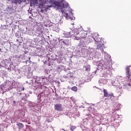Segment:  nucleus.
<instances>
[{"label":"nucleus","mask_w":131,"mask_h":131,"mask_svg":"<svg viewBox=\"0 0 131 131\" xmlns=\"http://www.w3.org/2000/svg\"><path fill=\"white\" fill-rule=\"evenodd\" d=\"M70 32H71V37H74V36H76V35H78L79 34V32H78V29H74Z\"/></svg>","instance_id":"obj_8"},{"label":"nucleus","mask_w":131,"mask_h":131,"mask_svg":"<svg viewBox=\"0 0 131 131\" xmlns=\"http://www.w3.org/2000/svg\"><path fill=\"white\" fill-rule=\"evenodd\" d=\"M15 103H16V101H13V104H15Z\"/></svg>","instance_id":"obj_32"},{"label":"nucleus","mask_w":131,"mask_h":131,"mask_svg":"<svg viewBox=\"0 0 131 131\" xmlns=\"http://www.w3.org/2000/svg\"><path fill=\"white\" fill-rule=\"evenodd\" d=\"M6 75V71L4 70L0 71V76H4Z\"/></svg>","instance_id":"obj_20"},{"label":"nucleus","mask_w":131,"mask_h":131,"mask_svg":"<svg viewBox=\"0 0 131 131\" xmlns=\"http://www.w3.org/2000/svg\"><path fill=\"white\" fill-rule=\"evenodd\" d=\"M88 32H91V31L90 30H88Z\"/></svg>","instance_id":"obj_31"},{"label":"nucleus","mask_w":131,"mask_h":131,"mask_svg":"<svg viewBox=\"0 0 131 131\" xmlns=\"http://www.w3.org/2000/svg\"><path fill=\"white\" fill-rule=\"evenodd\" d=\"M24 90H25V88H24V87H23L21 89V91H24Z\"/></svg>","instance_id":"obj_28"},{"label":"nucleus","mask_w":131,"mask_h":131,"mask_svg":"<svg viewBox=\"0 0 131 131\" xmlns=\"http://www.w3.org/2000/svg\"><path fill=\"white\" fill-rule=\"evenodd\" d=\"M88 35V34L86 33V32H82V36L81 37V38H84V37H85V36H86V35Z\"/></svg>","instance_id":"obj_21"},{"label":"nucleus","mask_w":131,"mask_h":131,"mask_svg":"<svg viewBox=\"0 0 131 131\" xmlns=\"http://www.w3.org/2000/svg\"><path fill=\"white\" fill-rule=\"evenodd\" d=\"M63 77L66 79H68L69 77H72V73L71 72H69L67 76H63Z\"/></svg>","instance_id":"obj_16"},{"label":"nucleus","mask_w":131,"mask_h":131,"mask_svg":"<svg viewBox=\"0 0 131 131\" xmlns=\"http://www.w3.org/2000/svg\"><path fill=\"white\" fill-rule=\"evenodd\" d=\"M92 36L96 42H102V39L97 37L99 36V34H96V33H93L92 34Z\"/></svg>","instance_id":"obj_5"},{"label":"nucleus","mask_w":131,"mask_h":131,"mask_svg":"<svg viewBox=\"0 0 131 131\" xmlns=\"http://www.w3.org/2000/svg\"><path fill=\"white\" fill-rule=\"evenodd\" d=\"M105 48V47L104 46V44H101V43H98L97 45V50H100L101 51V52L103 53L104 52V49Z\"/></svg>","instance_id":"obj_9"},{"label":"nucleus","mask_w":131,"mask_h":131,"mask_svg":"<svg viewBox=\"0 0 131 131\" xmlns=\"http://www.w3.org/2000/svg\"><path fill=\"white\" fill-rule=\"evenodd\" d=\"M50 5H48V8H55L56 10H61V13L66 11L64 17L67 19L70 20H75V17L73 16V13L70 11V7L68 2H64V0H61V2L56 1V0H50L49 2Z\"/></svg>","instance_id":"obj_1"},{"label":"nucleus","mask_w":131,"mask_h":131,"mask_svg":"<svg viewBox=\"0 0 131 131\" xmlns=\"http://www.w3.org/2000/svg\"><path fill=\"white\" fill-rule=\"evenodd\" d=\"M83 70L84 71H86L87 72H89V71H91V65L90 64H86L83 66Z\"/></svg>","instance_id":"obj_11"},{"label":"nucleus","mask_w":131,"mask_h":131,"mask_svg":"<svg viewBox=\"0 0 131 131\" xmlns=\"http://www.w3.org/2000/svg\"><path fill=\"white\" fill-rule=\"evenodd\" d=\"M103 93L104 97H108L109 96V94H108V92H107V90H106V89L103 90Z\"/></svg>","instance_id":"obj_19"},{"label":"nucleus","mask_w":131,"mask_h":131,"mask_svg":"<svg viewBox=\"0 0 131 131\" xmlns=\"http://www.w3.org/2000/svg\"><path fill=\"white\" fill-rule=\"evenodd\" d=\"M16 41H18V39H17Z\"/></svg>","instance_id":"obj_36"},{"label":"nucleus","mask_w":131,"mask_h":131,"mask_svg":"<svg viewBox=\"0 0 131 131\" xmlns=\"http://www.w3.org/2000/svg\"><path fill=\"white\" fill-rule=\"evenodd\" d=\"M26 2V0H12L13 4H19L21 5V3H24Z\"/></svg>","instance_id":"obj_14"},{"label":"nucleus","mask_w":131,"mask_h":131,"mask_svg":"<svg viewBox=\"0 0 131 131\" xmlns=\"http://www.w3.org/2000/svg\"><path fill=\"white\" fill-rule=\"evenodd\" d=\"M6 23L7 26L11 25V19L7 18L6 19Z\"/></svg>","instance_id":"obj_18"},{"label":"nucleus","mask_w":131,"mask_h":131,"mask_svg":"<svg viewBox=\"0 0 131 131\" xmlns=\"http://www.w3.org/2000/svg\"><path fill=\"white\" fill-rule=\"evenodd\" d=\"M50 57H48V61H50Z\"/></svg>","instance_id":"obj_30"},{"label":"nucleus","mask_w":131,"mask_h":131,"mask_svg":"<svg viewBox=\"0 0 131 131\" xmlns=\"http://www.w3.org/2000/svg\"><path fill=\"white\" fill-rule=\"evenodd\" d=\"M35 82H38V84H40V77H36V78H35Z\"/></svg>","instance_id":"obj_17"},{"label":"nucleus","mask_w":131,"mask_h":131,"mask_svg":"<svg viewBox=\"0 0 131 131\" xmlns=\"http://www.w3.org/2000/svg\"><path fill=\"white\" fill-rule=\"evenodd\" d=\"M72 38H74V39H76V40H78V39H79V37L76 36L73 37Z\"/></svg>","instance_id":"obj_25"},{"label":"nucleus","mask_w":131,"mask_h":131,"mask_svg":"<svg viewBox=\"0 0 131 131\" xmlns=\"http://www.w3.org/2000/svg\"><path fill=\"white\" fill-rule=\"evenodd\" d=\"M62 36L63 37H71V32H63L62 34Z\"/></svg>","instance_id":"obj_13"},{"label":"nucleus","mask_w":131,"mask_h":131,"mask_svg":"<svg viewBox=\"0 0 131 131\" xmlns=\"http://www.w3.org/2000/svg\"><path fill=\"white\" fill-rule=\"evenodd\" d=\"M61 42H62L63 45L67 47H68V46H71V40L68 39H61Z\"/></svg>","instance_id":"obj_6"},{"label":"nucleus","mask_w":131,"mask_h":131,"mask_svg":"<svg viewBox=\"0 0 131 131\" xmlns=\"http://www.w3.org/2000/svg\"><path fill=\"white\" fill-rule=\"evenodd\" d=\"M0 53H4V52H3V51H2V49L0 48Z\"/></svg>","instance_id":"obj_27"},{"label":"nucleus","mask_w":131,"mask_h":131,"mask_svg":"<svg viewBox=\"0 0 131 131\" xmlns=\"http://www.w3.org/2000/svg\"><path fill=\"white\" fill-rule=\"evenodd\" d=\"M98 72V71H95V73H97Z\"/></svg>","instance_id":"obj_33"},{"label":"nucleus","mask_w":131,"mask_h":131,"mask_svg":"<svg viewBox=\"0 0 131 131\" xmlns=\"http://www.w3.org/2000/svg\"><path fill=\"white\" fill-rule=\"evenodd\" d=\"M11 64L9 63V61L8 60H3L0 63V68L2 67H5L6 69H10L11 66Z\"/></svg>","instance_id":"obj_4"},{"label":"nucleus","mask_w":131,"mask_h":131,"mask_svg":"<svg viewBox=\"0 0 131 131\" xmlns=\"http://www.w3.org/2000/svg\"><path fill=\"white\" fill-rule=\"evenodd\" d=\"M74 24V23H73V24H72V25H73Z\"/></svg>","instance_id":"obj_35"},{"label":"nucleus","mask_w":131,"mask_h":131,"mask_svg":"<svg viewBox=\"0 0 131 131\" xmlns=\"http://www.w3.org/2000/svg\"><path fill=\"white\" fill-rule=\"evenodd\" d=\"M95 65L98 66L99 69H102L99 73L100 77H103L104 79H107L109 75H110V71L109 70V66L108 62H104L103 60L95 61Z\"/></svg>","instance_id":"obj_2"},{"label":"nucleus","mask_w":131,"mask_h":131,"mask_svg":"<svg viewBox=\"0 0 131 131\" xmlns=\"http://www.w3.org/2000/svg\"><path fill=\"white\" fill-rule=\"evenodd\" d=\"M71 90L73 91V92H77V87L74 86L72 87Z\"/></svg>","instance_id":"obj_23"},{"label":"nucleus","mask_w":131,"mask_h":131,"mask_svg":"<svg viewBox=\"0 0 131 131\" xmlns=\"http://www.w3.org/2000/svg\"><path fill=\"white\" fill-rule=\"evenodd\" d=\"M39 1V6L40 7H43L45 5H47L48 4V2H49V0H38Z\"/></svg>","instance_id":"obj_10"},{"label":"nucleus","mask_w":131,"mask_h":131,"mask_svg":"<svg viewBox=\"0 0 131 131\" xmlns=\"http://www.w3.org/2000/svg\"><path fill=\"white\" fill-rule=\"evenodd\" d=\"M113 96H114V94H113V93L108 94V97H113Z\"/></svg>","instance_id":"obj_26"},{"label":"nucleus","mask_w":131,"mask_h":131,"mask_svg":"<svg viewBox=\"0 0 131 131\" xmlns=\"http://www.w3.org/2000/svg\"><path fill=\"white\" fill-rule=\"evenodd\" d=\"M102 54L104 55L105 60L107 61H109V60H110L111 56H110V55H109V54H108L106 52H102Z\"/></svg>","instance_id":"obj_12"},{"label":"nucleus","mask_w":131,"mask_h":131,"mask_svg":"<svg viewBox=\"0 0 131 131\" xmlns=\"http://www.w3.org/2000/svg\"><path fill=\"white\" fill-rule=\"evenodd\" d=\"M15 85V82L10 81H7L4 82V84L1 85V89L4 92H7V91H10L13 89V86Z\"/></svg>","instance_id":"obj_3"},{"label":"nucleus","mask_w":131,"mask_h":131,"mask_svg":"<svg viewBox=\"0 0 131 131\" xmlns=\"http://www.w3.org/2000/svg\"><path fill=\"white\" fill-rule=\"evenodd\" d=\"M54 109L56 111H63V108L62 105L60 103H57L54 105Z\"/></svg>","instance_id":"obj_7"},{"label":"nucleus","mask_w":131,"mask_h":131,"mask_svg":"<svg viewBox=\"0 0 131 131\" xmlns=\"http://www.w3.org/2000/svg\"><path fill=\"white\" fill-rule=\"evenodd\" d=\"M32 3L34 6H35L38 4V0H32Z\"/></svg>","instance_id":"obj_22"},{"label":"nucleus","mask_w":131,"mask_h":131,"mask_svg":"<svg viewBox=\"0 0 131 131\" xmlns=\"http://www.w3.org/2000/svg\"><path fill=\"white\" fill-rule=\"evenodd\" d=\"M16 125L18 127V129H22L24 127V125L22 123H17Z\"/></svg>","instance_id":"obj_15"},{"label":"nucleus","mask_w":131,"mask_h":131,"mask_svg":"<svg viewBox=\"0 0 131 131\" xmlns=\"http://www.w3.org/2000/svg\"><path fill=\"white\" fill-rule=\"evenodd\" d=\"M75 128H76V126H70V129L72 131L74 130V129H75Z\"/></svg>","instance_id":"obj_24"},{"label":"nucleus","mask_w":131,"mask_h":131,"mask_svg":"<svg viewBox=\"0 0 131 131\" xmlns=\"http://www.w3.org/2000/svg\"><path fill=\"white\" fill-rule=\"evenodd\" d=\"M78 86H79V88H81V84H79V85H78Z\"/></svg>","instance_id":"obj_29"},{"label":"nucleus","mask_w":131,"mask_h":131,"mask_svg":"<svg viewBox=\"0 0 131 131\" xmlns=\"http://www.w3.org/2000/svg\"><path fill=\"white\" fill-rule=\"evenodd\" d=\"M62 130L66 131V130H65V129H62Z\"/></svg>","instance_id":"obj_34"}]
</instances>
